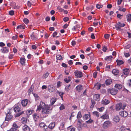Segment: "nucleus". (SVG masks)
I'll use <instances>...</instances> for the list:
<instances>
[{"label":"nucleus","instance_id":"nucleus-1","mask_svg":"<svg viewBox=\"0 0 131 131\" xmlns=\"http://www.w3.org/2000/svg\"><path fill=\"white\" fill-rule=\"evenodd\" d=\"M42 109L41 112L42 114L47 115L50 114L51 112L52 108H50L49 106L46 105L42 101L40 102V104L38 106L37 111H39Z\"/></svg>","mask_w":131,"mask_h":131},{"label":"nucleus","instance_id":"nucleus-2","mask_svg":"<svg viewBox=\"0 0 131 131\" xmlns=\"http://www.w3.org/2000/svg\"><path fill=\"white\" fill-rule=\"evenodd\" d=\"M112 126V124L109 121H107L105 122L103 125V127L105 129H107Z\"/></svg>","mask_w":131,"mask_h":131},{"label":"nucleus","instance_id":"nucleus-3","mask_svg":"<svg viewBox=\"0 0 131 131\" xmlns=\"http://www.w3.org/2000/svg\"><path fill=\"white\" fill-rule=\"evenodd\" d=\"M75 75L77 78H80L82 77V72L79 71H76L74 72Z\"/></svg>","mask_w":131,"mask_h":131},{"label":"nucleus","instance_id":"nucleus-4","mask_svg":"<svg viewBox=\"0 0 131 131\" xmlns=\"http://www.w3.org/2000/svg\"><path fill=\"white\" fill-rule=\"evenodd\" d=\"M125 25V24L124 23L122 24L121 23L118 22L116 24L115 27L117 30H120L121 29V27H123Z\"/></svg>","mask_w":131,"mask_h":131},{"label":"nucleus","instance_id":"nucleus-5","mask_svg":"<svg viewBox=\"0 0 131 131\" xmlns=\"http://www.w3.org/2000/svg\"><path fill=\"white\" fill-rule=\"evenodd\" d=\"M48 90L50 92H52L55 90V88L53 85H50L48 86Z\"/></svg>","mask_w":131,"mask_h":131},{"label":"nucleus","instance_id":"nucleus-6","mask_svg":"<svg viewBox=\"0 0 131 131\" xmlns=\"http://www.w3.org/2000/svg\"><path fill=\"white\" fill-rule=\"evenodd\" d=\"M13 117V116L11 115V113H8L6 114V116L5 118V121H8L10 120Z\"/></svg>","mask_w":131,"mask_h":131},{"label":"nucleus","instance_id":"nucleus-7","mask_svg":"<svg viewBox=\"0 0 131 131\" xmlns=\"http://www.w3.org/2000/svg\"><path fill=\"white\" fill-rule=\"evenodd\" d=\"M119 114L121 116L125 117L128 115V113L125 111H122L120 112Z\"/></svg>","mask_w":131,"mask_h":131},{"label":"nucleus","instance_id":"nucleus-8","mask_svg":"<svg viewBox=\"0 0 131 131\" xmlns=\"http://www.w3.org/2000/svg\"><path fill=\"white\" fill-rule=\"evenodd\" d=\"M28 102V100L27 99H24L21 101V103L22 106L24 107L26 106Z\"/></svg>","mask_w":131,"mask_h":131},{"label":"nucleus","instance_id":"nucleus-9","mask_svg":"<svg viewBox=\"0 0 131 131\" xmlns=\"http://www.w3.org/2000/svg\"><path fill=\"white\" fill-rule=\"evenodd\" d=\"M122 103H118L116 105V109L117 111H119L122 109Z\"/></svg>","mask_w":131,"mask_h":131},{"label":"nucleus","instance_id":"nucleus-10","mask_svg":"<svg viewBox=\"0 0 131 131\" xmlns=\"http://www.w3.org/2000/svg\"><path fill=\"white\" fill-rule=\"evenodd\" d=\"M110 102L107 99L103 98L102 101V103L103 105H106L108 104Z\"/></svg>","mask_w":131,"mask_h":131},{"label":"nucleus","instance_id":"nucleus-11","mask_svg":"<svg viewBox=\"0 0 131 131\" xmlns=\"http://www.w3.org/2000/svg\"><path fill=\"white\" fill-rule=\"evenodd\" d=\"M14 110L15 112H19L21 111V109L18 105H16L14 107Z\"/></svg>","mask_w":131,"mask_h":131},{"label":"nucleus","instance_id":"nucleus-12","mask_svg":"<svg viewBox=\"0 0 131 131\" xmlns=\"http://www.w3.org/2000/svg\"><path fill=\"white\" fill-rule=\"evenodd\" d=\"M1 50L3 53H6L8 52L9 49L7 47H4L1 49Z\"/></svg>","mask_w":131,"mask_h":131},{"label":"nucleus","instance_id":"nucleus-13","mask_svg":"<svg viewBox=\"0 0 131 131\" xmlns=\"http://www.w3.org/2000/svg\"><path fill=\"white\" fill-rule=\"evenodd\" d=\"M111 93L112 95H115L116 94L118 90L114 89H111L110 90Z\"/></svg>","mask_w":131,"mask_h":131},{"label":"nucleus","instance_id":"nucleus-14","mask_svg":"<svg viewBox=\"0 0 131 131\" xmlns=\"http://www.w3.org/2000/svg\"><path fill=\"white\" fill-rule=\"evenodd\" d=\"M129 72V69L128 68H126L124 69L123 70V73L124 74L126 75L128 74Z\"/></svg>","mask_w":131,"mask_h":131},{"label":"nucleus","instance_id":"nucleus-15","mask_svg":"<svg viewBox=\"0 0 131 131\" xmlns=\"http://www.w3.org/2000/svg\"><path fill=\"white\" fill-rule=\"evenodd\" d=\"M113 119L114 122L116 123L119 122L120 120L119 117L118 116H115L113 118Z\"/></svg>","mask_w":131,"mask_h":131},{"label":"nucleus","instance_id":"nucleus-16","mask_svg":"<svg viewBox=\"0 0 131 131\" xmlns=\"http://www.w3.org/2000/svg\"><path fill=\"white\" fill-rule=\"evenodd\" d=\"M112 58V57L111 56L106 57L105 58V60L107 62H108V63H109L111 62V59Z\"/></svg>","mask_w":131,"mask_h":131},{"label":"nucleus","instance_id":"nucleus-17","mask_svg":"<svg viewBox=\"0 0 131 131\" xmlns=\"http://www.w3.org/2000/svg\"><path fill=\"white\" fill-rule=\"evenodd\" d=\"M121 130L122 131H131L129 128H125L123 126L121 127Z\"/></svg>","mask_w":131,"mask_h":131},{"label":"nucleus","instance_id":"nucleus-18","mask_svg":"<svg viewBox=\"0 0 131 131\" xmlns=\"http://www.w3.org/2000/svg\"><path fill=\"white\" fill-rule=\"evenodd\" d=\"M82 89V86L80 85L77 86L76 88V90L78 92H80Z\"/></svg>","mask_w":131,"mask_h":131},{"label":"nucleus","instance_id":"nucleus-19","mask_svg":"<svg viewBox=\"0 0 131 131\" xmlns=\"http://www.w3.org/2000/svg\"><path fill=\"white\" fill-rule=\"evenodd\" d=\"M55 125V124L54 123H51L49 125L48 127L50 129H52L54 128Z\"/></svg>","mask_w":131,"mask_h":131},{"label":"nucleus","instance_id":"nucleus-20","mask_svg":"<svg viewBox=\"0 0 131 131\" xmlns=\"http://www.w3.org/2000/svg\"><path fill=\"white\" fill-rule=\"evenodd\" d=\"M100 97L99 94H95L94 96V99L96 100H99Z\"/></svg>","mask_w":131,"mask_h":131},{"label":"nucleus","instance_id":"nucleus-21","mask_svg":"<svg viewBox=\"0 0 131 131\" xmlns=\"http://www.w3.org/2000/svg\"><path fill=\"white\" fill-rule=\"evenodd\" d=\"M112 73L115 75H117L119 74V71L117 69H114L112 71Z\"/></svg>","mask_w":131,"mask_h":131},{"label":"nucleus","instance_id":"nucleus-22","mask_svg":"<svg viewBox=\"0 0 131 131\" xmlns=\"http://www.w3.org/2000/svg\"><path fill=\"white\" fill-rule=\"evenodd\" d=\"M33 117L34 120L36 121L39 118V116L37 114L35 113L33 115Z\"/></svg>","mask_w":131,"mask_h":131},{"label":"nucleus","instance_id":"nucleus-23","mask_svg":"<svg viewBox=\"0 0 131 131\" xmlns=\"http://www.w3.org/2000/svg\"><path fill=\"white\" fill-rule=\"evenodd\" d=\"M22 129L23 131H26V130H29V127L26 125H25L22 127Z\"/></svg>","mask_w":131,"mask_h":131},{"label":"nucleus","instance_id":"nucleus-24","mask_svg":"<svg viewBox=\"0 0 131 131\" xmlns=\"http://www.w3.org/2000/svg\"><path fill=\"white\" fill-rule=\"evenodd\" d=\"M30 37L31 39L33 40H35L37 39V36L34 35V32H33L30 35Z\"/></svg>","mask_w":131,"mask_h":131},{"label":"nucleus","instance_id":"nucleus-25","mask_svg":"<svg viewBox=\"0 0 131 131\" xmlns=\"http://www.w3.org/2000/svg\"><path fill=\"white\" fill-rule=\"evenodd\" d=\"M34 88V86L33 85H32L30 87L28 91V92L29 94H30L31 93H32Z\"/></svg>","mask_w":131,"mask_h":131},{"label":"nucleus","instance_id":"nucleus-26","mask_svg":"<svg viewBox=\"0 0 131 131\" xmlns=\"http://www.w3.org/2000/svg\"><path fill=\"white\" fill-rule=\"evenodd\" d=\"M90 117V116L88 114H85L83 116V118L84 120H85L88 119Z\"/></svg>","mask_w":131,"mask_h":131},{"label":"nucleus","instance_id":"nucleus-27","mask_svg":"<svg viewBox=\"0 0 131 131\" xmlns=\"http://www.w3.org/2000/svg\"><path fill=\"white\" fill-rule=\"evenodd\" d=\"M116 62L117 63V64L119 66L123 64L124 63V62L122 60L118 59L116 60Z\"/></svg>","mask_w":131,"mask_h":131},{"label":"nucleus","instance_id":"nucleus-28","mask_svg":"<svg viewBox=\"0 0 131 131\" xmlns=\"http://www.w3.org/2000/svg\"><path fill=\"white\" fill-rule=\"evenodd\" d=\"M112 82V80L111 79H107L106 80L105 83L106 85H110Z\"/></svg>","mask_w":131,"mask_h":131},{"label":"nucleus","instance_id":"nucleus-29","mask_svg":"<svg viewBox=\"0 0 131 131\" xmlns=\"http://www.w3.org/2000/svg\"><path fill=\"white\" fill-rule=\"evenodd\" d=\"M33 111H34L33 110H28L27 111H26V113L27 115H29L32 114V113Z\"/></svg>","mask_w":131,"mask_h":131},{"label":"nucleus","instance_id":"nucleus-30","mask_svg":"<svg viewBox=\"0 0 131 131\" xmlns=\"http://www.w3.org/2000/svg\"><path fill=\"white\" fill-rule=\"evenodd\" d=\"M108 118V115L106 114H105L101 116V118H103L104 119H107Z\"/></svg>","mask_w":131,"mask_h":131},{"label":"nucleus","instance_id":"nucleus-31","mask_svg":"<svg viewBox=\"0 0 131 131\" xmlns=\"http://www.w3.org/2000/svg\"><path fill=\"white\" fill-rule=\"evenodd\" d=\"M94 86L97 90L99 89L101 87L100 84L98 83L95 84Z\"/></svg>","mask_w":131,"mask_h":131},{"label":"nucleus","instance_id":"nucleus-32","mask_svg":"<svg viewBox=\"0 0 131 131\" xmlns=\"http://www.w3.org/2000/svg\"><path fill=\"white\" fill-rule=\"evenodd\" d=\"M115 87L118 89H120L122 88V85L121 84H116L115 85Z\"/></svg>","mask_w":131,"mask_h":131},{"label":"nucleus","instance_id":"nucleus-33","mask_svg":"<svg viewBox=\"0 0 131 131\" xmlns=\"http://www.w3.org/2000/svg\"><path fill=\"white\" fill-rule=\"evenodd\" d=\"M25 59V58H21L20 59V62L22 65H23L24 64Z\"/></svg>","mask_w":131,"mask_h":131},{"label":"nucleus","instance_id":"nucleus-34","mask_svg":"<svg viewBox=\"0 0 131 131\" xmlns=\"http://www.w3.org/2000/svg\"><path fill=\"white\" fill-rule=\"evenodd\" d=\"M56 57L57 60H62V56L61 55H57Z\"/></svg>","mask_w":131,"mask_h":131},{"label":"nucleus","instance_id":"nucleus-35","mask_svg":"<svg viewBox=\"0 0 131 131\" xmlns=\"http://www.w3.org/2000/svg\"><path fill=\"white\" fill-rule=\"evenodd\" d=\"M56 99L54 98H52L51 101V105H53L55 102H56Z\"/></svg>","mask_w":131,"mask_h":131},{"label":"nucleus","instance_id":"nucleus-36","mask_svg":"<svg viewBox=\"0 0 131 131\" xmlns=\"http://www.w3.org/2000/svg\"><path fill=\"white\" fill-rule=\"evenodd\" d=\"M93 115H94L96 116L97 117H98L99 116V112L97 111L93 112L92 113Z\"/></svg>","mask_w":131,"mask_h":131},{"label":"nucleus","instance_id":"nucleus-37","mask_svg":"<svg viewBox=\"0 0 131 131\" xmlns=\"http://www.w3.org/2000/svg\"><path fill=\"white\" fill-rule=\"evenodd\" d=\"M82 117V115L80 112L79 111L78 113L77 118V119H79L81 118Z\"/></svg>","mask_w":131,"mask_h":131},{"label":"nucleus","instance_id":"nucleus-38","mask_svg":"<svg viewBox=\"0 0 131 131\" xmlns=\"http://www.w3.org/2000/svg\"><path fill=\"white\" fill-rule=\"evenodd\" d=\"M57 93L59 94V95L61 97L62 99V98H63L62 95L63 94H64V93L63 92H59L58 91H57Z\"/></svg>","mask_w":131,"mask_h":131},{"label":"nucleus","instance_id":"nucleus-39","mask_svg":"<svg viewBox=\"0 0 131 131\" xmlns=\"http://www.w3.org/2000/svg\"><path fill=\"white\" fill-rule=\"evenodd\" d=\"M49 74L48 72L46 73H45L43 75L42 77L44 79H46L47 77L49 75Z\"/></svg>","mask_w":131,"mask_h":131},{"label":"nucleus","instance_id":"nucleus-40","mask_svg":"<svg viewBox=\"0 0 131 131\" xmlns=\"http://www.w3.org/2000/svg\"><path fill=\"white\" fill-rule=\"evenodd\" d=\"M24 113V112L23 111H21V112H19L17 114L15 115V117H19L20 116L21 114H22L23 113Z\"/></svg>","mask_w":131,"mask_h":131},{"label":"nucleus","instance_id":"nucleus-41","mask_svg":"<svg viewBox=\"0 0 131 131\" xmlns=\"http://www.w3.org/2000/svg\"><path fill=\"white\" fill-rule=\"evenodd\" d=\"M65 124V123L64 122H62V123H61V124L60 125V127H59V129H60V128H61L62 129H63V128L64 127V125Z\"/></svg>","mask_w":131,"mask_h":131},{"label":"nucleus","instance_id":"nucleus-42","mask_svg":"<svg viewBox=\"0 0 131 131\" xmlns=\"http://www.w3.org/2000/svg\"><path fill=\"white\" fill-rule=\"evenodd\" d=\"M107 50V46H104L102 48V50L104 52H105Z\"/></svg>","mask_w":131,"mask_h":131},{"label":"nucleus","instance_id":"nucleus-43","mask_svg":"<svg viewBox=\"0 0 131 131\" xmlns=\"http://www.w3.org/2000/svg\"><path fill=\"white\" fill-rule=\"evenodd\" d=\"M65 107L63 104H62L60 107L59 109L60 110H62L63 109H65Z\"/></svg>","mask_w":131,"mask_h":131},{"label":"nucleus","instance_id":"nucleus-44","mask_svg":"<svg viewBox=\"0 0 131 131\" xmlns=\"http://www.w3.org/2000/svg\"><path fill=\"white\" fill-rule=\"evenodd\" d=\"M124 54L125 57L126 58L130 56V54L129 52L126 53L124 52Z\"/></svg>","mask_w":131,"mask_h":131},{"label":"nucleus","instance_id":"nucleus-45","mask_svg":"<svg viewBox=\"0 0 131 131\" xmlns=\"http://www.w3.org/2000/svg\"><path fill=\"white\" fill-rule=\"evenodd\" d=\"M24 22L26 24H27L29 23V20L27 18H24L23 19Z\"/></svg>","mask_w":131,"mask_h":131},{"label":"nucleus","instance_id":"nucleus-46","mask_svg":"<svg viewBox=\"0 0 131 131\" xmlns=\"http://www.w3.org/2000/svg\"><path fill=\"white\" fill-rule=\"evenodd\" d=\"M96 8L98 9H100L101 8H102L103 7L102 5H100L99 4H97L96 5Z\"/></svg>","mask_w":131,"mask_h":131},{"label":"nucleus","instance_id":"nucleus-47","mask_svg":"<svg viewBox=\"0 0 131 131\" xmlns=\"http://www.w3.org/2000/svg\"><path fill=\"white\" fill-rule=\"evenodd\" d=\"M70 84L68 85L65 87V90L67 91H68L69 90L70 88Z\"/></svg>","mask_w":131,"mask_h":131},{"label":"nucleus","instance_id":"nucleus-48","mask_svg":"<svg viewBox=\"0 0 131 131\" xmlns=\"http://www.w3.org/2000/svg\"><path fill=\"white\" fill-rule=\"evenodd\" d=\"M91 102H92V104L91 106V107H93L94 106V105H95V102L94 100H92Z\"/></svg>","mask_w":131,"mask_h":131},{"label":"nucleus","instance_id":"nucleus-49","mask_svg":"<svg viewBox=\"0 0 131 131\" xmlns=\"http://www.w3.org/2000/svg\"><path fill=\"white\" fill-rule=\"evenodd\" d=\"M13 127L14 128H18V126L15 123H14L13 124Z\"/></svg>","mask_w":131,"mask_h":131},{"label":"nucleus","instance_id":"nucleus-50","mask_svg":"<svg viewBox=\"0 0 131 131\" xmlns=\"http://www.w3.org/2000/svg\"><path fill=\"white\" fill-rule=\"evenodd\" d=\"M17 129V128H12L9 130H8V131H16Z\"/></svg>","mask_w":131,"mask_h":131},{"label":"nucleus","instance_id":"nucleus-51","mask_svg":"<svg viewBox=\"0 0 131 131\" xmlns=\"http://www.w3.org/2000/svg\"><path fill=\"white\" fill-rule=\"evenodd\" d=\"M45 125V124L43 123H41L39 124V126L41 127H43Z\"/></svg>","mask_w":131,"mask_h":131},{"label":"nucleus","instance_id":"nucleus-52","mask_svg":"<svg viewBox=\"0 0 131 131\" xmlns=\"http://www.w3.org/2000/svg\"><path fill=\"white\" fill-rule=\"evenodd\" d=\"M97 74V72H95L93 73V76L94 78H96Z\"/></svg>","mask_w":131,"mask_h":131},{"label":"nucleus","instance_id":"nucleus-53","mask_svg":"<svg viewBox=\"0 0 131 131\" xmlns=\"http://www.w3.org/2000/svg\"><path fill=\"white\" fill-rule=\"evenodd\" d=\"M110 35L108 34H106L104 35L105 38L107 39L109 38Z\"/></svg>","mask_w":131,"mask_h":131},{"label":"nucleus","instance_id":"nucleus-54","mask_svg":"<svg viewBox=\"0 0 131 131\" xmlns=\"http://www.w3.org/2000/svg\"><path fill=\"white\" fill-rule=\"evenodd\" d=\"M9 13L10 15H13L14 14V12L13 10H11L9 12Z\"/></svg>","mask_w":131,"mask_h":131},{"label":"nucleus","instance_id":"nucleus-55","mask_svg":"<svg viewBox=\"0 0 131 131\" xmlns=\"http://www.w3.org/2000/svg\"><path fill=\"white\" fill-rule=\"evenodd\" d=\"M93 121V120L91 119H90L89 120L86 121V122L88 123H92Z\"/></svg>","mask_w":131,"mask_h":131},{"label":"nucleus","instance_id":"nucleus-56","mask_svg":"<svg viewBox=\"0 0 131 131\" xmlns=\"http://www.w3.org/2000/svg\"><path fill=\"white\" fill-rule=\"evenodd\" d=\"M69 20V18L68 17H65L63 19V21L66 22L68 21Z\"/></svg>","mask_w":131,"mask_h":131},{"label":"nucleus","instance_id":"nucleus-57","mask_svg":"<svg viewBox=\"0 0 131 131\" xmlns=\"http://www.w3.org/2000/svg\"><path fill=\"white\" fill-rule=\"evenodd\" d=\"M104 108L103 107H102L100 108H99L98 111L100 112H102L104 110Z\"/></svg>","mask_w":131,"mask_h":131},{"label":"nucleus","instance_id":"nucleus-58","mask_svg":"<svg viewBox=\"0 0 131 131\" xmlns=\"http://www.w3.org/2000/svg\"><path fill=\"white\" fill-rule=\"evenodd\" d=\"M57 9L59 10H60L61 12H62L64 10V9L61 8L60 6L57 7Z\"/></svg>","mask_w":131,"mask_h":131},{"label":"nucleus","instance_id":"nucleus-59","mask_svg":"<svg viewBox=\"0 0 131 131\" xmlns=\"http://www.w3.org/2000/svg\"><path fill=\"white\" fill-rule=\"evenodd\" d=\"M126 10V9L125 8H123L122 9H121L120 8H119V10L121 11H122L123 12H125Z\"/></svg>","mask_w":131,"mask_h":131},{"label":"nucleus","instance_id":"nucleus-60","mask_svg":"<svg viewBox=\"0 0 131 131\" xmlns=\"http://www.w3.org/2000/svg\"><path fill=\"white\" fill-rule=\"evenodd\" d=\"M64 81L66 82L67 83H68L70 81L69 79H68L67 78H66L64 79Z\"/></svg>","mask_w":131,"mask_h":131},{"label":"nucleus","instance_id":"nucleus-61","mask_svg":"<svg viewBox=\"0 0 131 131\" xmlns=\"http://www.w3.org/2000/svg\"><path fill=\"white\" fill-rule=\"evenodd\" d=\"M50 18L49 17L47 16L45 18V20L46 21H48L50 20Z\"/></svg>","mask_w":131,"mask_h":131},{"label":"nucleus","instance_id":"nucleus-62","mask_svg":"<svg viewBox=\"0 0 131 131\" xmlns=\"http://www.w3.org/2000/svg\"><path fill=\"white\" fill-rule=\"evenodd\" d=\"M127 19L128 20L130 21L131 20V14H129L127 17Z\"/></svg>","mask_w":131,"mask_h":131},{"label":"nucleus","instance_id":"nucleus-63","mask_svg":"<svg viewBox=\"0 0 131 131\" xmlns=\"http://www.w3.org/2000/svg\"><path fill=\"white\" fill-rule=\"evenodd\" d=\"M68 25L67 24H65L63 26V28H66L68 27Z\"/></svg>","mask_w":131,"mask_h":131},{"label":"nucleus","instance_id":"nucleus-64","mask_svg":"<svg viewBox=\"0 0 131 131\" xmlns=\"http://www.w3.org/2000/svg\"><path fill=\"white\" fill-rule=\"evenodd\" d=\"M128 84L130 87H131V79L129 80L128 81Z\"/></svg>","mask_w":131,"mask_h":131}]
</instances>
